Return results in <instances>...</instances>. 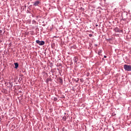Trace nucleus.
<instances>
[{
  "label": "nucleus",
  "mask_w": 131,
  "mask_h": 131,
  "mask_svg": "<svg viewBox=\"0 0 131 131\" xmlns=\"http://www.w3.org/2000/svg\"><path fill=\"white\" fill-rule=\"evenodd\" d=\"M124 68L126 71H131V64H124Z\"/></svg>",
  "instance_id": "nucleus-1"
},
{
  "label": "nucleus",
  "mask_w": 131,
  "mask_h": 131,
  "mask_svg": "<svg viewBox=\"0 0 131 131\" xmlns=\"http://www.w3.org/2000/svg\"><path fill=\"white\" fill-rule=\"evenodd\" d=\"M36 42L37 43H38L39 45H45V42L43 41V40H41V41H40V40H36Z\"/></svg>",
  "instance_id": "nucleus-2"
},
{
  "label": "nucleus",
  "mask_w": 131,
  "mask_h": 131,
  "mask_svg": "<svg viewBox=\"0 0 131 131\" xmlns=\"http://www.w3.org/2000/svg\"><path fill=\"white\" fill-rule=\"evenodd\" d=\"M40 4V2H35L34 4V5L35 6H37V5H39Z\"/></svg>",
  "instance_id": "nucleus-3"
},
{
  "label": "nucleus",
  "mask_w": 131,
  "mask_h": 131,
  "mask_svg": "<svg viewBox=\"0 0 131 131\" xmlns=\"http://www.w3.org/2000/svg\"><path fill=\"white\" fill-rule=\"evenodd\" d=\"M14 65L15 67V68H18V67H19V64L17 62H15Z\"/></svg>",
  "instance_id": "nucleus-4"
},
{
  "label": "nucleus",
  "mask_w": 131,
  "mask_h": 131,
  "mask_svg": "<svg viewBox=\"0 0 131 131\" xmlns=\"http://www.w3.org/2000/svg\"><path fill=\"white\" fill-rule=\"evenodd\" d=\"M77 60H78V58H75V59H74V62H75V63H77Z\"/></svg>",
  "instance_id": "nucleus-5"
},
{
  "label": "nucleus",
  "mask_w": 131,
  "mask_h": 131,
  "mask_svg": "<svg viewBox=\"0 0 131 131\" xmlns=\"http://www.w3.org/2000/svg\"><path fill=\"white\" fill-rule=\"evenodd\" d=\"M2 33V30H0V33Z\"/></svg>",
  "instance_id": "nucleus-6"
},
{
  "label": "nucleus",
  "mask_w": 131,
  "mask_h": 131,
  "mask_svg": "<svg viewBox=\"0 0 131 131\" xmlns=\"http://www.w3.org/2000/svg\"><path fill=\"white\" fill-rule=\"evenodd\" d=\"M104 58H106V55H104Z\"/></svg>",
  "instance_id": "nucleus-7"
},
{
  "label": "nucleus",
  "mask_w": 131,
  "mask_h": 131,
  "mask_svg": "<svg viewBox=\"0 0 131 131\" xmlns=\"http://www.w3.org/2000/svg\"><path fill=\"white\" fill-rule=\"evenodd\" d=\"M96 26H98V25H96Z\"/></svg>",
  "instance_id": "nucleus-8"
}]
</instances>
